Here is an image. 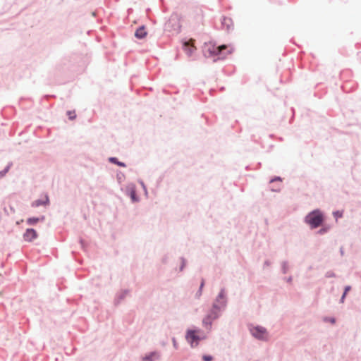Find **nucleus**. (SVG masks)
I'll return each mask as SVG.
<instances>
[{
	"label": "nucleus",
	"instance_id": "0eeeda50",
	"mask_svg": "<svg viewBox=\"0 0 361 361\" xmlns=\"http://www.w3.org/2000/svg\"><path fill=\"white\" fill-rule=\"evenodd\" d=\"M217 317L216 310H212V312L203 319V324L207 326L211 325L212 320Z\"/></svg>",
	"mask_w": 361,
	"mask_h": 361
},
{
	"label": "nucleus",
	"instance_id": "9d476101",
	"mask_svg": "<svg viewBox=\"0 0 361 361\" xmlns=\"http://www.w3.org/2000/svg\"><path fill=\"white\" fill-rule=\"evenodd\" d=\"M109 161L111 163L116 164L120 166H123V167L126 166L124 163L118 161L116 157L109 158Z\"/></svg>",
	"mask_w": 361,
	"mask_h": 361
},
{
	"label": "nucleus",
	"instance_id": "a211bd4d",
	"mask_svg": "<svg viewBox=\"0 0 361 361\" xmlns=\"http://www.w3.org/2000/svg\"><path fill=\"white\" fill-rule=\"evenodd\" d=\"M330 322H331L332 324H334V323H335V319H330Z\"/></svg>",
	"mask_w": 361,
	"mask_h": 361
},
{
	"label": "nucleus",
	"instance_id": "dca6fc26",
	"mask_svg": "<svg viewBox=\"0 0 361 361\" xmlns=\"http://www.w3.org/2000/svg\"><path fill=\"white\" fill-rule=\"evenodd\" d=\"M204 285V280H202V283H201V284H200V295H201L202 289V288H203Z\"/></svg>",
	"mask_w": 361,
	"mask_h": 361
},
{
	"label": "nucleus",
	"instance_id": "f3484780",
	"mask_svg": "<svg viewBox=\"0 0 361 361\" xmlns=\"http://www.w3.org/2000/svg\"><path fill=\"white\" fill-rule=\"evenodd\" d=\"M334 214H335V216H339V217H341V214H339V212H335V213H334Z\"/></svg>",
	"mask_w": 361,
	"mask_h": 361
},
{
	"label": "nucleus",
	"instance_id": "423d86ee",
	"mask_svg": "<svg viewBox=\"0 0 361 361\" xmlns=\"http://www.w3.org/2000/svg\"><path fill=\"white\" fill-rule=\"evenodd\" d=\"M194 39H190L188 42L184 43L185 51L188 56H190L196 49L194 46Z\"/></svg>",
	"mask_w": 361,
	"mask_h": 361
},
{
	"label": "nucleus",
	"instance_id": "20e7f679",
	"mask_svg": "<svg viewBox=\"0 0 361 361\" xmlns=\"http://www.w3.org/2000/svg\"><path fill=\"white\" fill-rule=\"evenodd\" d=\"M251 333L257 338L267 339V332L265 329L260 326L254 327L251 329Z\"/></svg>",
	"mask_w": 361,
	"mask_h": 361
},
{
	"label": "nucleus",
	"instance_id": "7ed1b4c3",
	"mask_svg": "<svg viewBox=\"0 0 361 361\" xmlns=\"http://www.w3.org/2000/svg\"><path fill=\"white\" fill-rule=\"evenodd\" d=\"M205 47L206 51L208 52L210 56H216L219 59H223L226 56V54H222V51L228 48L226 45L216 47L212 44H208Z\"/></svg>",
	"mask_w": 361,
	"mask_h": 361
},
{
	"label": "nucleus",
	"instance_id": "ddd939ff",
	"mask_svg": "<svg viewBox=\"0 0 361 361\" xmlns=\"http://www.w3.org/2000/svg\"><path fill=\"white\" fill-rule=\"evenodd\" d=\"M350 290V286H346L345 288V291L341 297V302H343V300H344V298L347 294V293Z\"/></svg>",
	"mask_w": 361,
	"mask_h": 361
},
{
	"label": "nucleus",
	"instance_id": "2eb2a0df",
	"mask_svg": "<svg viewBox=\"0 0 361 361\" xmlns=\"http://www.w3.org/2000/svg\"><path fill=\"white\" fill-rule=\"evenodd\" d=\"M43 204V202H41V201H39V200H37V201L34 202L32 204V207H38V206H39V205H41V204Z\"/></svg>",
	"mask_w": 361,
	"mask_h": 361
},
{
	"label": "nucleus",
	"instance_id": "1a4fd4ad",
	"mask_svg": "<svg viewBox=\"0 0 361 361\" xmlns=\"http://www.w3.org/2000/svg\"><path fill=\"white\" fill-rule=\"evenodd\" d=\"M44 217L42 216L41 219L39 218H29L27 220V223L28 224H37L38 221H39V220H44Z\"/></svg>",
	"mask_w": 361,
	"mask_h": 361
},
{
	"label": "nucleus",
	"instance_id": "f03ea898",
	"mask_svg": "<svg viewBox=\"0 0 361 361\" xmlns=\"http://www.w3.org/2000/svg\"><path fill=\"white\" fill-rule=\"evenodd\" d=\"M187 341L190 344L192 348L196 347L199 341L204 338L200 330H188L185 336Z\"/></svg>",
	"mask_w": 361,
	"mask_h": 361
},
{
	"label": "nucleus",
	"instance_id": "9b49d317",
	"mask_svg": "<svg viewBox=\"0 0 361 361\" xmlns=\"http://www.w3.org/2000/svg\"><path fill=\"white\" fill-rule=\"evenodd\" d=\"M157 354L155 353H152L149 355L144 357L143 361H152V357H154Z\"/></svg>",
	"mask_w": 361,
	"mask_h": 361
},
{
	"label": "nucleus",
	"instance_id": "39448f33",
	"mask_svg": "<svg viewBox=\"0 0 361 361\" xmlns=\"http://www.w3.org/2000/svg\"><path fill=\"white\" fill-rule=\"evenodd\" d=\"M37 233L35 230L32 228H27L23 234V238L27 242H31L37 238Z\"/></svg>",
	"mask_w": 361,
	"mask_h": 361
},
{
	"label": "nucleus",
	"instance_id": "4468645a",
	"mask_svg": "<svg viewBox=\"0 0 361 361\" xmlns=\"http://www.w3.org/2000/svg\"><path fill=\"white\" fill-rule=\"evenodd\" d=\"M202 359L204 361H212L213 360L212 357L210 355H203Z\"/></svg>",
	"mask_w": 361,
	"mask_h": 361
},
{
	"label": "nucleus",
	"instance_id": "6e6552de",
	"mask_svg": "<svg viewBox=\"0 0 361 361\" xmlns=\"http://www.w3.org/2000/svg\"><path fill=\"white\" fill-rule=\"evenodd\" d=\"M135 37L140 39L145 37L147 35V32L145 31V27L142 26L139 27L135 34Z\"/></svg>",
	"mask_w": 361,
	"mask_h": 361
},
{
	"label": "nucleus",
	"instance_id": "6ab92c4d",
	"mask_svg": "<svg viewBox=\"0 0 361 361\" xmlns=\"http://www.w3.org/2000/svg\"><path fill=\"white\" fill-rule=\"evenodd\" d=\"M231 52H232V50H231H231H228V51H227V54H231Z\"/></svg>",
	"mask_w": 361,
	"mask_h": 361
},
{
	"label": "nucleus",
	"instance_id": "f257e3e1",
	"mask_svg": "<svg viewBox=\"0 0 361 361\" xmlns=\"http://www.w3.org/2000/svg\"><path fill=\"white\" fill-rule=\"evenodd\" d=\"M306 222L310 225L312 228H317L323 221V215L319 210H314L310 212L305 218Z\"/></svg>",
	"mask_w": 361,
	"mask_h": 361
},
{
	"label": "nucleus",
	"instance_id": "f8f14e48",
	"mask_svg": "<svg viewBox=\"0 0 361 361\" xmlns=\"http://www.w3.org/2000/svg\"><path fill=\"white\" fill-rule=\"evenodd\" d=\"M67 114L71 120H73L76 117L75 111H69Z\"/></svg>",
	"mask_w": 361,
	"mask_h": 361
}]
</instances>
